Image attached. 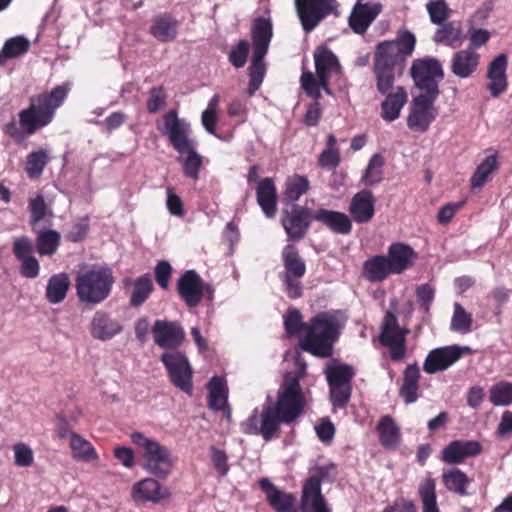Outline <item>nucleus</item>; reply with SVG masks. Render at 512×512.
Wrapping results in <instances>:
<instances>
[{
  "mask_svg": "<svg viewBox=\"0 0 512 512\" xmlns=\"http://www.w3.org/2000/svg\"><path fill=\"white\" fill-rule=\"evenodd\" d=\"M305 373L306 364L302 363L296 373L286 374L276 401L265 404L261 412L254 409L241 423V432L245 435L261 436L265 442H269L280 436L281 424H295L306 408V397L300 384Z\"/></svg>",
  "mask_w": 512,
  "mask_h": 512,
  "instance_id": "f257e3e1",
  "label": "nucleus"
},
{
  "mask_svg": "<svg viewBox=\"0 0 512 512\" xmlns=\"http://www.w3.org/2000/svg\"><path fill=\"white\" fill-rule=\"evenodd\" d=\"M284 327L289 336L304 332L299 339V347L303 351L318 358H329L333 355L343 323L340 313L335 310L319 312L308 322H303L301 312L291 309L284 317Z\"/></svg>",
  "mask_w": 512,
  "mask_h": 512,
  "instance_id": "f03ea898",
  "label": "nucleus"
},
{
  "mask_svg": "<svg viewBox=\"0 0 512 512\" xmlns=\"http://www.w3.org/2000/svg\"><path fill=\"white\" fill-rule=\"evenodd\" d=\"M71 89L69 83L55 86L50 92L40 93L30 99L29 106L18 113L19 124L13 119L4 124L2 131L20 144L27 137L48 126L55 118L56 110L66 100Z\"/></svg>",
  "mask_w": 512,
  "mask_h": 512,
  "instance_id": "7ed1b4c3",
  "label": "nucleus"
},
{
  "mask_svg": "<svg viewBox=\"0 0 512 512\" xmlns=\"http://www.w3.org/2000/svg\"><path fill=\"white\" fill-rule=\"evenodd\" d=\"M415 44L414 34H397L395 40L377 45L373 71L380 94L386 95L392 89L396 73H402L406 58L414 51Z\"/></svg>",
  "mask_w": 512,
  "mask_h": 512,
  "instance_id": "20e7f679",
  "label": "nucleus"
},
{
  "mask_svg": "<svg viewBox=\"0 0 512 512\" xmlns=\"http://www.w3.org/2000/svg\"><path fill=\"white\" fill-rule=\"evenodd\" d=\"M115 282L109 267H98L80 273L75 280L76 295L80 303L96 306L111 294Z\"/></svg>",
  "mask_w": 512,
  "mask_h": 512,
  "instance_id": "39448f33",
  "label": "nucleus"
},
{
  "mask_svg": "<svg viewBox=\"0 0 512 512\" xmlns=\"http://www.w3.org/2000/svg\"><path fill=\"white\" fill-rule=\"evenodd\" d=\"M130 439L141 449L143 468L160 479H165L171 472L173 461L170 450L157 440L146 437L141 432H133Z\"/></svg>",
  "mask_w": 512,
  "mask_h": 512,
  "instance_id": "423d86ee",
  "label": "nucleus"
},
{
  "mask_svg": "<svg viewBox=\"0 0 512 512\" xmlns=\"http://www.w3.org/2000/svg\"><path fill=\"white\" fill-rule=\"evenodd\" d=\"M410 75L419 95L438 97L440 94L439 82L444 78V71L440 61L434 57L415 59L410 68Z\"/></svg>",
  "mask_w": 512,
  "mask_h": 512,
  "instance_id": "0eeeda50",
  "label": "nucleus"
},
{
  "mask_svg": "<svg viewBox=\"0 0 512 512\" xmlns=\"http://www.w3.org/2000/svg\"><path fill=\"white\" fill-rule=\"evenodd\" d=\"M408 333V329L400 327L396 313L388 310L380 326L379 342L388 349L391 361L401 362L405 358Z\"/></svg>",
  "mask_w": 512,
  "mask_h": 512,
  "instance_id": "6e6552de",
  "label": "nucleus"
},
{
  "mask_svg": "<svg viewBox=\"0 0 512 512\" xmlns=\"http://www.w3.org/2000/svg\"><path fill=\"white\" fill-rule=\"evenodd\" d=\"M170 382L188 395L193 392V370L187 356L178 351L165 352L160 357Z\"/></svg>",
  "mask_w": 512,
  "mask_h": 512,
  "instance_id": "1a4fd4ad",
  "label": "nucleus"
},
{
  "mask_svg": "<svg viewBox=\"0 0 512 512\" xmlns=\"http://www.w3.org/2000/svg\"><path fill=\"white\" fill-rule=\"evenodd\" d=\"M314 220V212L307 206L294 204L284 208L281 215V224L288 240L298 242L304 239Z\"/></svg>",
  "mask_w": 512,
  "mask_h": 512,
  "instance_id": "9d476101",
  "label": "nucleus"
},
{
  "mask_svg": "<svg viewBox=\"0 0 512 512\" xmlns=\"http://www.w3.org/2000/svg\"><path fill=\"white\" fill-rule=\"evenodd\" d=\"M162 133L169 139L170 144L179 154L183 155L189 148L196 147L197 143L190 138V125L178 117L176 110L172 109L163 115Z\"/></svg>",
  "mask_w": 512,
  "mask_h": 512,
  "instance_id": "9b49d317",
  "label": "nucleus"
},
{
  "mask_svg": "<svg viewBox=\"0 0 512 512\" xmlns=\"http://www.w3.org/2000/svg\"><path fill=\"white\" fill-rule=\"evenodd\" d=\"M177 292L187 307L195 308L206 294L212 296L214 289L195 270H187L177 281Z\"/></svg>",
  "mask_w": 512,
  "mask_h": 512,
  "instance_id": "f8f14e48",
  "label": "nucleus"
},
{
  "mask_svg": "<svg viewBox=\"0 0 512 512\" xmlns=\"http://www.w3.org/2000/svg\"><path fill=\"white\" fill-rule=\"evenodd\" d=\"M272 34H253V54L251 64L248 68L249 83L247 93L253 96L260 88L265 74L266 64L264 62Z\"/></svg>",
  "mask_w": 512,
  "mask_h": 512,
  "instance_id": "ddd939ff",
  "label": "nucleus"
},
{
  "mask_svg": "<svg viewBox=\"0 0 512 512\" xmlns=\"http://www.w3.org/2000/svg\"><path fill=\"white\" fill-rule=\"evenodd\" d=\"M326 476L327 471L319 468L305 480L301 494V512H331L321 492L322 481Z\"/></svg>",
  "mask_w": 512,
  "mask_h": 512,
  "instance_id": "4468645a",
  "label": "nucleus"
},
{
  "mask_svg": "<svg viewBox=\"0 0 512 512\" xmlns=\"http://www.w3.org/2000/svg\"><path fill=\"white\" fill-rule=\"evenodd\" d=\"M12 253L17 261L20 262L19 273L22 277L34 279L40 272V264L34 256V242L27 235L14 238L12 243Z\"/></svg>",
  "mask_w": 512,
  "mask_h": 512,
  "instance_id": "2eb2a0df",
  "label": "nucleus"
},
{
  "mask_svg": "<svg viewBox=\"0 0 512 512\" xmlns=\"http://www.w3.org/2000/svg\"><path fill=\"white\" fill-rule=\"evenodd\" d=\"M437 98L424 95H417L413 98L411 110L407 118V125L411 130L416 132L428 130L437 115L434 107V102Z\"/></svg>",
  "mask_w": 512,
  "mask_h": 512,
  "instance_id": "dca6fc26",
  "label": "nucleus"
},
{
  "mask_svg": "<svg viewBox=\"0 0 512 512\" xmlns=\"http://www.w3.org/2000/svg\"><path fill=\"white\" fill-rule=\"evenodd\" d=\"M468 351V347H460L457 345L432 349L424 360L423 370L427 374H435L437 372L447 370L455 364L465 352Z\"/></svg>",
  "mask_w": 512,
  "mask_h": 512,
  "instance_id": "f3484780",
  "label": "nucleus"
},
{
  "mask_svg": "<svg viewBox=\"0 0 512 512\" xmlns=\"http://www.w3.org/2000/svg\"><path fill=\"white\" fill-rule=\"evenodd\" d=\"M335 0H295L296 10L305 31L314 29L329 14Z\"/></svg>",
  "mask_w": 512,
  "mask_h": 512,
  "instance_id": "a211bd4d",
  "label": "nucleus"
},
{
  "mask_svg": "<svg viewBox=\"0 0 512 512\" xmlns=\"http://www.w3.org/2000/svg\"><path fill=\"white\" fill-rule=\"evenodd\" d=\"M154 343L163 349H177L185 340V332L177 322L156 320L151 329Z\"/></svg>",
  "mask_w": 512,
  "mask_h": 512,
  "instance_id": "6ab92c4d",
  "label": "nucleus"
},
{
  "mask_svg": "<svg viewBox=\"0 0 512 512\" xmlns=\"http://www.w3.org/2000/svg\"><path fill=\"white\" fill-rule=\"evenodd\" d=\"M481 452L482 445L476 440H454L443 448L441 460L450 465H458Z\"/></svg>",
  "mask_w": 512,
  "mask_h": 512,
  "instance_id": "aec40b11",
  "label": "nucleus"
},
{
  "mask_svg": "<svg viewBox=\"0 0 512 512\" xmlns=\"http://www.w3.org/2000/svg\"><path fill=\"white\" fill-rule=\"evenodd\" d=\"M349 213L358 224L370 222L375 215V197L371 190L363 189L357 192L349 204Z\"/></svg>",
  "mask_w": 512,
  "mask_h": 512,
  "instance_id": "412c9836",
  "label": "nucleus"
},
{
  "mask_svg": "<svg viewBox=\"0 0 512 512\" xmlns=\"http://www.w3.org/2000/svg\"><path fill=\"white\" fill-rule=\"evenodd\" d=\"M508 66V58L506 54H499L488 65L487 78L489 83L487 89L490 94L497 98L503 94L508 87L506 70Z\"/></svg>",
  "mask_w": 512,
  "mask_h": 512,
  "instance_id": "4be33fe9",
  "label": "nucleus"
},
{
  "mask_svg": "<svg viewBox=\"0 0 512 512\" xmlns=\"http://www.w3.org/2000/svg\"><path fill=\"white\" fill-rule=\"evenodd\" d=\"M131 496L136 502L159 503L170 496L167 488L153 478H144L132 487Z\"/></svg>",
  "mask_w": 512,
  "mask_h": 512,
  "instance_id": "5701e85b",
  "label": "nucleus"
},
{
  "mask_svg": "<svg viewBox=\"0 0 512 512\" xmlns=\"http://www.w3.org/2000/svg\"><path fill=\"white\" fill-rule=\"evenodd\" d=\"M259 487L265 493L269 505L277 512H297L295 497L279 490L268 478H261Z\"/></svg>",
  "mask_w": 512,
  "mask_h": 512,
  "instance_id": "b1692460",
  "label": "nucleus"
},
{
  "mask_svg": "<svg viewBox=\"0 0 512 512\" xmlns=\"http://www.w3.org/2000/svg\"><path fill=\"white\" fill-rule=\"evenodd\" d=\"M314 220L339 235H348L353 228L352 219L340 211L319 208L314 212Z\"/></svg>",
  "mask_w": 512,
  "mask_h": 512,
  "instance_id": "393cba45",
  "label": "nucleus"
},
{
  "mask_svg": "<svg viewBox=\"0 0 512 512\" xmlns=\"http://www.w3.org/2000/svg\"><path fill=\"white\" fill-rule=\"evenodd\" d=\"M480 64V54L470 49H461L455 52L450 60V70L458 78L471 77Z\"/></svg>",
  "mask_w": 512,
  "mask_h": 512,
  "instance_id": "a878e982",
  "label": "nucleus"
},
{
  "mask_svg": "<svg viewBox=\"0 0 512 512\" xmlns=\"http://www.w3.org/2000/svg\"><path fill=\"white\" fill-rule=\"evenodd\" d=\"M386 257L393 274H402L414 264L417 254L408 244L394 242L388 247Z\"/></svg>",
  "mask_w": 512,
  "mask_h": 512,
  "instance_id": "bb28decb",
  "label": "nucleus"
},
{
  "mask_svg": "<svg viewBox=\"0 0 512 512\" xmlns=\"http://www.w3.org/2000/svg\"><path fill=\"white\" fill-rule=\"evenodd\" d=\"M379 3H362L360 0L353 7L349 16V25L354 32H365L381 12Z\"/></svg>",
  "mask_w": 512,
  "mask_h": 512,
  "instance_id": "cd10ccee",
  "label": "nucleus"
},
{
  "mask_svg": "<svg viewBox=\"0 0 512 512\" xmlns=\"http://www.w3.org/2000/svg\"><path fill=\"white\" fill-rule=\"evenodd\" d=\"M256 199L267 218H274L277 213V188L273 178L260 179L256 187Z\"/></svg>",
  "mask_w": 512,
  "mask_h": 512,
  "instance_id": "c85d7f7f",
  "label": "nucleus"
},
{
  "mask_svg": "<svg viewBox=\"0 0 512 512\" xmlns=\"http://www.w3.org/2000/svg\"><path fill=\"white\" fill-rule=\"evenodd\" d=\"M122 284L124 289L133 287L130 294L129 304L135 308L143 305L154 289L151 276L148 273L141 275L135 280L130 277H126L122 280Z\"/></svg>",
  "mask_w": 512,
  "mask_h": 512,
  "instance_id": "c756f323",
  "label": "nucleus"
},
{
  "mask_svg": "<svg viewBox=\"0 0 512 512\" xmlns=\"http://www.w3.org/2000/svg\"><path fill=\"white\" fill-rule=\"evenodd\" d=\"M122 331L121 324L104 311H97L92 319L90 333L93 338L110 340Z\"/></svg>",
  "mask_w": 512,
  "mask_h": 512,
  "instance_id": "7c9ffc66",
  "label": "nucleus"
},
{
  "mask_svg": "<svg viewBox=\"0 0 512 512\" xmlns=\"http://www.w3.org/2000/svg\"><path fill=\"white\" fill-rule=\"evenodd\" d=\"M208 407L213 411H225L228 418L231 417L227 406L228 388L224 378L213 376L208 384Z\"/></svg>",
  "mask_w": 512,
  "mask_h": 512,
  "instance_id": "2f4dec72",
  "label": "nucleus"
},
{
  "mask_svg": "<svg viewBox=\"0 0 512 512\" xmlns=\"http://www.w3.org/2000/svg\"><path fill=\"white\" fill-rule=\"evenodd\" d=\"M316 75L342 76V67L336 55L326 46H318L314 52Z\"/></svg>",
  "mask_w": 512,
  "mask_h": 512,
  "instance_id": "473e14b6",
  "label": "nucleus"
},
{
  "mask_svg": "<svg viewBox=\"0 0 512 512\" xmlns=\"http://www.w3.org/2000/svg\"><path fill=\"white\" fill-rule=\"evenodd\" d=\"M379 442L386 450H396L401 441V431L390 415L382 416L376 426Z\"/></svg>",
  "mask_w": 512,
  "mask_h": 512,
  "instance_id": "72a5a7b5",
  "label": "nucleus"
},
{
  "mask_svg": "<svg viewBox=\"0 0 512 512\" xmlns=\"http://www.w3.org/2000/svg\"><path fill=\"white\" fill-rule=\"evenodd\" d=\"M420 370L417 363L408 364L403 372V381L399 389V395L405 404L409 405L419 398Z\"/></svg>",
  "mask_w": 512,
  "mask_h": 512,
  "instance_id": "f704fd0d",
  "label": "nucleus"
},
{
  "mask_svg": "<svg viewBox=\"0 0 512 512\" xmlns=\"http://www.w3.org/2000/svg\"><path fill=\"white\" fill-rule=\"evenodd\" d=\"M392 274L386 255H375L363 263L362 275L370 283L382 282Z\"/></svg>",
  "mask_w": 512,
  "mask_h": 512,
  "instance_id": "c9c22d12",
  "label": "nucleus"
},
{
  "mask_svg": "<svg viewBox=\"0 0 512 512\" xmlns=\"http://www.w3.org/2000/svg\"><path fill=\"white\" fill-rule=\"evenodd\" d=\"M310 189V182L305 175L294 174L286 178L283 190V202L286 205L297 204L301 196Z\"/></svg>",
  "mask_w": 512,
  "mask_h": 512,
  "instance_id": "e433bc0d",
  "label": "nucleus"
},
{
  "mask_svg": "<svg viewBox=\"0 0 512 512\" xmlns=\"http://www.w3.org/2000/svg\"><path fill=\"white\" fill-rule=\"evenodd\" d=\"M406 102L407 93L403 87H397L395 92L387 93L381 104L382 118L389 122L396 120Z\"/></svg>",
  "mask_w": 512,
  "mask_h": 512,
  "instance_id": "4c0bfd02",
  "label": "nucleus"
},
{
  "mask_svg": "<svg viewBox=\"0 0 512 512\" xmlns=\"http://www.w3.org/2000/svg\"><path fill=\"white\" fill-rule=\"evenodd\" d=\"M282 261L285 269L284 276H294L302 278L306 273L305 261L301 258L297 247L293 244H287L282 249Z\"/></svg>",
  "mask_w": 512,
  "mask_h": 512,
  "instance_id": "58836bf2",
  "label": "nucleus"
},
{
  "mask_svg": "<svg viewBox=\"0 0 512 512\" xmlns=\"http://www.w3.org/2000/svg\"><path fill=\"white\" fill-rule=\"evenodd\" d=\"M471 482L468 475L456 467L444 470L442 473V483L445 488L459 496L469 495L467 488Z\"/></svg>",
  "mask_w": 512,
  "mask_h": 512,
  "instance_id": "ea45409f",
  "label": "nucleus"
},
{
  "mask_svg": "<svg viewBox=\"0 0 512 512\" xmlns=\"http://www.w3.org/2000/svg\"><path fill=\"white\" fill-rule=\"evenodd\" d=\"M71 282L68 274L62 272L52 275L47 283L45 296L49 303H61L67 296Z\"/></svg>",
  "mask_w": 512,
  "mask_h": 512,
  "instance_id": "a19ab883",
  "label": "nucleus"
},
{
  "mask_svg": "<svg viewBox=\"0 0 512 512\" xmlns=\"http://www.w3.org/2000/svg\"><path fill=\"white\" fill-rule=\"evenodd\" d=\"M61 244V234L52 229L40 230L37 232L34 243V250L40 256L54 255Z\"/></svg>",
  "mask_w": 512,
  "mask_h": 512,
  "instance_id": "79ce46f5",
  "label": "nucleus"
},
{
  "mask_svg": "<svg viewBox=\"0 0 512 512\" xmlns=\"http://www.w3.org/2000/svg\"><path fill=\"white\" fill-rule=\"evenodd\" d=\"M330 77L316 75L311 71H303L300 77L301 88L306 95L318 101L322 97L321 90L329 86Z\"/></svg>",
  "mask_w": 512,
  "mask_h": 512,
  "instance_id": "37998d69",
  "label": "nucleus"
},
{
  "mask_svg": "<svg viewBox=\"0 0 512 512\" xmlns=\"http://www.w3.org/2000/svg\"><path fill=\"white\" fill-rule=\"evenodd\" d=\"M354 368L345 363H338L328 365L325 369V376L328 385H352V380L355 377Z\"/></svg>",
  "mask_w": 512,
  "mask_h": 512,
  "instance_id": "c03bdc74",
  "label": "nucleus"
},
{
  "mask_svg": "<svg viewBox=\"0 0 512 512\" xmlns=\"http://www.w3.org/2000/svg\"><path fill=\"white\" fill-rule=\"evenodd\" d=\"M497 155L487 156L476 168L470 179L472 189L482 188L498 168Z\"/></svg>",
  "mask_w": 512,
  "mask_h": 512,
  "instance_id": "a18cd8bd",
  "label": "nucleus"
},
{
  "mask_svg": "<svg viewBox=\"0 0 512 512\" xmlns=\"http://www.w3.org/2000/svg\"><path fill=\"white\" fill-rule=\"evenodd\" d=\"M30 41L23 36L11 37L4 43L0 51V66H3L7 60L17 58L28 52Z\"/></svg>",
  "mask_w": 512,
  "mask_h": 512,
  "instance_id": "49530a36",
  "label": "nucleus"
},
{
  "mask_svg": "<svg viewBox=\"0 0 512 512\" xmlns=\"http://www.w3.org/2000/svg\"><path fill=\"white\" fill-rule=\"evenodd\" d=\"M418 495L423 512H440L437 505L436 481L432 477L424 478L418 487Z\"/></svg>",
  "mask_w": 512,
  "mask_h": 512,
  "instance_id": "de8ad7c7",
  "label": "nucleus"
},
{
  "mask_svg": "<svg viewBox=\"0 0 512 512\" xmlns=\"http://www.w3.org/2000/svg\"><path fill=\"white\" fill-rule=\"evenodd\" d=\"M70 447L76 460L90 462L98 459L93 445L77 433H71Z\"/></svg>",
  "mask_w": 512,
  "mask_h": 512,
  "instance_id": "09e8293b",
  "label": "nucleus"
},
{
  "mask_svg": "<svg viewBox=\"0 0 512 512\" xmlns=\"http://www.w3.org/2000/svg\"><path fill=\"white\" fill-rule=\"evenodd\" d=\"M384 165L385 159L381 154L376 153L372 155L364 171V174L362 175V183L368 187L379 184L383 180Z\"/></svg>",
  "mask_w": 512,
  "mask_h": 512,
  "instance_id": "8fccbe9b",
  "label": "nucleus"
},
{
  "mask_svg": "<svg viewBox=\"0 0 512 512\" xmlns=\"http://www.w3.org/2000/svg\"><path fill=\"white\" fill-rule=\"evenodd\" d=\"M50 162L48 152L44 149L32 151L26 157L25 172L30 179H38Z\"/></svg>",
  "mask_w": 512,
  "mask_h": 512,
  "instance_id": "3c124183",
  "label": "nucleus"
},
{
  "mask_svg": "<svg viewBox=\"0 0 512 512\" xmlns=\"http://www.w3.org/2000/svg\"><path fill=\"white\" fill-rule=\"evenodd\" d=\"M184 154H187V156L178 159L182 164L183 174L185 177L197 181L200 177L203 157L196 151V147L189 148Z\"/></svg>",
  "mask_w": 512,
  "mask_h": 512,
  "instance_id": "603ef678",
  "label": "nucleus"
},
{
  "mask_svg": "<svg viewBox=\"0 0 512 512\" xmlns=\"http://www.w3.org/2000/svg\"><path fill=\"white\" fill-rule=\"evenodd\" d=\"M489 400L495 406H507L512 403V383L500 382L489 391Z\"/></svg>",
  "mask_w": 512,
  "mask_h": 512,
  "instance_id": "864d4df0",
  "label": "nucleus"
},
{
  "mask_svg": "<svg viewBox=\"0 0 512 512\" xmlns=\"http://www.w3.org/2000/svg\"><path fill=\"white\" fill-rule=\"evenodd\" d=\"M472 322V315L459 303H455L454 313L451 320V329L465 334L471 330Z\"/></svg>",
  "mask_w": 512,
  "mask_h": 512,
  "instance_id": "5fc2aeb1",
  "label": "nucleus"
},
{
  "mask_svg": "<svg viewBox=\"0 0 512 512\" xmlns=\"http://www.w3.org/2000/svg\"><path fill=\"white\" fill-rule=\"evenodd\" d=\"M330 391V400L334 408L343 409L350 401L352 394V385H328Z\"/></svg>",
  "mask_w": 512,
  "mask_h": 512,
  "instance_id": "6e6d98bb",
  "label": "nucleus"
},
{
  "mask_svg": "<svg viewBox=\"0 0 512 512\" xmlns=\"http://www.w3.org/2000/svg\"><path fill=\"white\" fill-rule=\"evenodd\" d=\"M29 211L30 224L32 226L36 225L45 218L48 213V207L42 195L38 194L36 197L30 199Z\"/></svg>",
  "mask_w": 512,
  "mask_h": 512,
  "instance_id": "4d7b16f0",
  "label": "nucleus"
},
{
  "mask_svg": "<svg viewBox=\"0 0 512 512\" xmlns=\"http://www.w3.org/2000/svg\"><path fill=\"white\" fill-rule=\"evenodd\" d=\"M14 463L18 467H29L34 462L32 449L25 443L19 442L13 446Z\"/></svg>",
  "mask_w": 512,
  "mask_h": 512,
  "instance_id": "13d9d810",
  "label": "nucleus"
},
{
  "mask_svg": "<svg viewBox=\"0 0 512 512\" xmlns=\"http://www.w3.org/2000/svg\"><path fill=\"white\" fill-rule=\"evenodd\" d=\"M167 94L163 86L150 89L146 107L149 113H157L166 103Z\"/></svg>",
  "mask_w": 512,
  "mask_h": 512,
  "instance_id": "bf43d9fd",
  "label": "nucleus"
},
{
  "mask_svg": "<svg viewBox=\"0 0 512 512\" xmlns=\"http://www.w3.org/2000/svg\"><path fill=\"white\" fill-rule=\"evenodd\" d=\"M218 98L214 96L210 101L206 110L202 112L201 121L205 130L210 134H215L216 125H217V112H216V104Z\"/></svg>",
  "mask_w": 512,
  "mask_h": 512,
  "instance_id": "052dcab7",
  "label": "nucleus"
},
{
  "mask_svg": "<svg viewBox=\"0 0 512 512\" xmlns=\"http://www.w3.org/2000/svg\"><path fill=\"white\" fill-rule=\"evenodd\" d=\"M155 281L163 289L168 290L172 275V266L166 260L159 261L154 269Z\"/></svg>",
  "mask_w": 512,
  "mask_h": 512,
  "instance_id": "680f3d73",
  "label": "nucleus"
},
{
  "mask_svg": "<svg viewBox=\"0 0 512 512\" xmlns=\"http://www.w3.org/2000/svg\"><path fill=\"white\" fill-rule=\"evenodd\" d=\"M211 461L220 476H226L229 471L228 456L225 451L215 446L210 447Z\"/></svg>",
  "mask_w": 512,
  "mask_h": 512,
  "instance_id": "e2e57ef3",
  "label": "nucleus"
},
{
  "mask_svg": "<svg viewBox=\"0 0 512 512\" xmlns=\"http://www.w3.org/2000/svg\"><path fill=\"white\" fill-rule=\"evenodd\" d=\"M248 54L249 43L245 40H242L229 53V61L234 67L242 68L246 64Z\"/></svg>",
  "mask_w": 512,
  "mask_h": 512,
  "instance_id": "0e129e2a",
  "label": "nucleus"
},
{
  "mask_svg": "<svg viewBox=\"0 0 512 512\" xmlns=\"http://www.w3.org/2000/svg\"><path fill=\"white\" fill-rule=\"evenodd\" d=\"M340 162V150L324 149L318 157V166L328 170L335 169Z\"/></svg>",
  "mask_w": 512,
  "mask_h": 512,
  "instance_id": "69168bd1",
  "label": "nucleus"
},
{
  "mask_svg": "<svg viewBox=\"0 0 512 512\" xmlns=\"http://www.w3.org/2000/svg\"><path fill=\"white\" fill-rule=\"evenodd\" d=\"M427 10L434 23H442L447 17V5L444 0L430 1Z\"/></svg>",
  "mask_w": 512,
  "mask_h": 512,
  "instance_id": "338daca9",
  "label": "nucleus"
},
{
  "mask_svg": "<svg viewBox=\"0 0 512 512\" xmlns=\"http://www.w3.org/2000/svg\"><path fill=\"white\" fill-rule=\"evenodd\" d=\"M382 512H418V509L413 500L399 497L392 504L387 505Z\"/></svg>",
  "mask_w": 512,
  "mask_h": 512,
  "instance_id": "774afa93",
  "label": "nucleus"
}]
</instances>
